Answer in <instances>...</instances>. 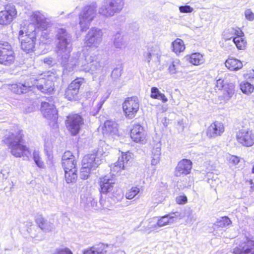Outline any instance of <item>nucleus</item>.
Listing matches in <instances>:
<instances>
[{
    "mask_svg": "<svg viewBox=\"0 0 254 254\" xmlns=\"http://www.w3.org/2000/svg\"><path fill=\"white\" fill-rule=\"evenodd\" d=\"M24 133L22 129L15 132H11L3 137L2 142L8 146L10 153L15 157H28L31 154V150L25 144Z\"/></svg>",
    "mask_w": 254,
    "mask_h": 254,
    "instance_id": "nucleus-1",
    "label": "nucleus"
},
{
    "mask_svg": "<svg viewBox=\"0 0 254 254\" xmlns=\"http://www.w3.org/2000/svg\"><path fill=\"white\" fill-rule=\"evenodd\" d=\"M16 54L12 45L7 41H0V64L9 66L16 62Z\"/></svg>",
    "mask_w": 254,
    "mask_h": 254,
    "instance_id": "nucleus-2",
    "label": "nucleus"
},
{
    "mask_svg": "<svg viewBox=\"0 0 254 254\" xmlns=\"http://www.w3.org/2000/svg\"><path fill=\"white\" fill-rule=\"evenodd\" d=\"M66 129L71 136L77 135L84 125L83 117L79 113L70 114L65 121Z\"/></svg>",
    "mask_w": 254,
    "mask_h": 254,
    "instance_id": "nucleus-3",
    "label": "nucleus"
},
{
    "mask_svg": "<svg viewBox=\"0 0 254 254\" xmlns=\"http://www.w3.org/2000/svg\"><path fill=\"white\" fill-rule=\"evenodd\" d=\"M140 101L136 96H132L125 98L122 103V109L125 116L128 119L134 118L138 113Z\"/></svg>",
    "mask_w": 254,
    "mask_h": 254,
    "instance_id": "nucleus-4",
    "label": "nucleus"
},
{
    "mask_svg": "<svg viewBox=\"0 0 254 254\" xmlns=\"http://www.w3.org/2000/svg\"><path fill=\"white\" fill-rule=\"evenodd\" d=\"M85 82L83 77H77L72 80L64 90V98L69 101L77 100L80 86Z\"/></svg>",
    "mask_w": 254,
    "mask_h": 254,
    "instance_id": "nucleus-5",
    "label": "nucleus"
},
{
    "mask_svg": "<svg viewBox=\"0 0 254 254\" xmlns=\"http://www.w3.org/2000/svg\"><path fill=\"white\" fill-rule=\"evenodd\" d=\"M124 4L123 0H106L105 4L100 10V13L105 17L112 16L120 12Z\"/></svg>",
    "mask_w": 254,
    "mask_h": 254,
    "instance_id": "nucleus-6",
    "label": "nucleus"
},
{
    "mask_svg": "<svg viewBox=\"0 0 254 254\" xmlns=\"http://www.w3.org/2000/svg\"><path fill=\"white\" fill-rule=\"evenodd\" d=\"M35 81L36 87L42 93L51 94L54 92L55 84L52 75H42L36 79Z\"/></svg>",
    "mask_w": 254,
    "mask_h": 254,
    "instance_id": "nucleus-7",
    "label": "nucleus"
},
{
    "mask_svg": "<svg viewBox=\"0 0 254 254\" xmlns=\"http://www.w3.org/2000/svg\"><path fill=\"white\" fill-rule=\"evenodd\" d=\"M21 38L20 41L21 50L26 54L34 52L36 49L37 34L36 32L34 31L30 32Z\"/></svg>",
    "mask_w": 254,
    "mask_h": 254,
    "instance_id": "nucleus-8",
    "label": "nucleus"
},
{
    "mask_svg": "<svg viewBox=\"0 0 254 254\" xmlns=\"http://www.w3.org/2000/svg\"><path fill=\"white\" fill-rule=\"evenodd\" d=\"M215 89L222 91V95L219 96L221 101H227L229 100L235 91V85L232 83L225 84L224 80L219 78L216 81Z\"/></svg>",
    "mask_w": 254,
    "mask_h": 254,
    "instance_id": "nucleus-9",
    "label": "nucleus"
},
{
    "mask_svg": "<svg viewBox=\"0 0 254 254\" xmlns=\"http://www.w3.org/2000/svg\"><path fill=\"white\" fill-rule=\"evenodd\" d=\"M236 139L243 146L250 147L254 145V132L252 129H239L236 133Z\"/></svg>",
    "mask_w": 254,
    "mask_h": 254,
    "instance_id": "nucleus-10",
    "label": "nucleus"
},
{
    "mask_svg": "<svg viewBox=\"0 0 254 254\" xmlns=\"http://www.w3.org/2000/svg\"><path fill=\"white\" fill-rule=\"evenodd\" d=\"M17 16V11L13 5L7 4L3 10L0 11V24H9Z\"/></svg>",
    "mask_w": 254,
    "mask_h": 254,
    "instance_id": "nucleus-11",
    "label": "nucleus"
},
{
    "mask_svg": "<svg viewBox=\"0 0 254 254\" xmlns=\"http://www.w3.org/2000/svg\"><path fill=\"white\" fill-rule=\"evenodd\" d=\"M102 33L100 30L92 28L88 33L85 42L89 48H97L101 41Z\"/></svg>",
    "mask_w": 254,
    "mask_h": 254,
    "instance_id": "nucleus-12",
    "label": "nucleus"
},
{
    "mask_svg": "<svg viewBox=\"0 0 254 254\" xmlns=\"http://www.w3.org/2000/svg\"><path fill=\"white\" fill-rule=\"evenodd\" d=\"M129 135L132 140L136 143H144L146 140L144 128L139 124H134L130 130Z\"/></svg>",
    "mask_w": 254,
    "mask_h": 254,
    "instance_id": "nucleus-13",
    "label": "nucleus"
},
{
    "mask_svg": "<svg viewBox=\"0 0 254 254\" xmlns=\"http://www.w3.org/2000/svg\"><path fill=\"white\" fill-rule=\"evenodd\" d=\"M41 111L44 117L49 120L50 122L57 123L58 111L53 104L46 102H42Z\"/></svg>",
    "mask_w": 254,
    "mask_h": 254,
    "instance_id": "nucleus-14",
    "label": "nucleus"
},
{
    "mask_svg": "<svg viewBox=\"0 0 254 254\" xmlns=\"http://www.w3.org/2000/svg\"><path fill=\"white\" fill-rule=\"evenodd\" d=\"M192 168V163L187 159H182L178 162L175 168L174 175L179 177L190 174Z\"/></svg>",
    "mask_w": 254,
    "mask_h": 254,
    "instance_id": "nucleus-15",
    "label": "nucleus"
},
{
    "mask_svg": "<svg viewBox=\"0 0 254 254\" xmlns=\"http://www.w3.org/2000/svg\"><path fill=\"white\" fill-rule=\"evenodd\" d=\"M233 254H254V240L247 238L233 250Z\"/></svg>",
    "mask_w": 254,
    "mask_h": 254,
    "instance_id": "nucleus-16",
    "label": "nucleus"
},
{
    "mask_svg": "<svg viewBox=\"0 0 254 254\" xmlns=\"http://www.w3.org/2000/svg\"><path fill=\"white\" fill-rule=\"evenodd\" d=\"M225 131V126L223 123L219 121L212 122L206 130V136L210 138L221 136Z\"/></svg>",
    "mask_w": 254,
    "mask_h": 254,
    "instance_id": "nucleus-17",
    "label": "nucleus"
},
{
    "mask_svg": "<svg viewBox=\"0 0 254 254\" xmlns=\"http://www.w3.org/2000/svg\"><path fill=\"white\" fill-rule=\"evenodd\" d=\"M99 189L101 194H107L114 191L115 182L107 176L100 177L99 180Z\"/></svg>",
    "mask_w": 254,
    "mask_h": 254,
    "instance_id": "nucleus-18",
    "label": "nucleus"
},
{
    "mask_svg": "<svg viewBox=\"0 0 254 254\" xmlns=\"http://www.w3.org/2000/svg\"><path fill=\"white\" fill-rule=\"evenodd\" d=\"M62 165L64 171L77 168V161L75 156L70 151H66L62 156Z\"/></svg>",
    "mask_w": 254,
    "mask_h": 254,
    "instance_id": "nucleus-19",
    "label": "nucleus"
},
{
    "mask_svg": "<svg viewBox=\"0 0 254 254\" xmlns=\"http://www.w3.org/2000/svg\"><path fill=\"white\" fill-rule=\"evenodd\" d=\"M133 160V154L127 151L126 152H122L121 157L119 158L118 161L114 164L115 169L117 171H121L124 170Z\"/></svg>",
    "mask_w": 254,
    "mask_h": 254,
    "instance_id": "nucleus-20",
    "label": "nucleus"
},
{
    "mask_svg": "<svg viewBox=\"0 0 254 254\" xmlns=\"http://www.w3.org/2000/svg\"><path fill=\"white\" fill-rule=\"evenodd\" d=\"M96 6L89 5L85 6L79 15L80 24L86 22H91L96 14Z\"/></svg>",
    "mask_w": 254,
    "mask_h": 254,
    "instance_id": "nucleus-21",
    "label": "nucleus"
},
{
    "mask_svg": "<svg viewBox=\"0 0 254 254\" xmlns=\"http://www.w3.org/2000/svg\"><path fill=\"white\" fill-rule=\"evenodd\" d=\"M117 124L111 121H106L101 127V132L104 136H113L118 133Z\"/></svg>",
    "mask_w": 254,
    "mask_h": 254,
    "instance_id": "nucleus-22",
    "label": "nucleus"
},
{
    "mask_svg": "<svg viewBox=\"0 0 254 254\" xmlns=\"http://www.w3.org/2000/svg\"><path fill=\"white\" fill-rule=\"evenodd\" d=\"M97 155L95 153L85 155L82 160V165L94 170L98 167V160Z\"/></svg>",
    "mask_w": 254,
    "mask_h": 254,
    "instance_id": "nucleus-23",
    "label": "nucleus"
},
{
    "mask_svg": "<svg viewBox=\"0 0 254 254\" xmlns=\"http://www.w3.org/2000/svg\"><path fill=\"white\" fill-rule=\"evenodd\" d=\"M108 247L107 245L99 243L85 249L82 254H106Z\"/></svg>",
    "mask_w": 254,
    "mask_h": 254,
    "instance_id": "nucleus-24",
    "label": "nucleus"
},
{
    "mask_svg": "<svg viewBox=\"0 0 254 254\" xmlns=\"http://www.w3.org/2000/svg\"><path fill=\"white\" fill-rule=\"evenodd\" d=\"M225 66L231 71H238L243 67V64L240 60L229 57L225 62Z\"/></svg>",
    "mask_w": 254,
    "mask_h": 254,
    "instance_id": "nucleus-25",
    "label": "nucleus"
},
{
    "mask_svg": "<svg viewBox=\"0 0 254 254\" xmlns=\"http://www.w3.org/2000/svg\"><path fill=\"white\" fill-rule=\"evenodd\" d=\"M186 59L194 65H199L204 63V58L200 53H194L188 54L186 56Z\"/></svg>",
    "mask_w": 254,
    "mask_h": 254,
    "instance_id": "nucleus-26",
    "label": "nucleus"
},
{
    "mask_svg": "<svg viewBox=\"0 0 254 254\" xmlns=\"http://www.w3.org/2000/svg\"><path fill=\"white\" fill-rule=\"evenodd\" d=\"M171 49L172 51L178 55L186 49V46L183 40L177 38L172 42Z\"/></svg>",
    "mask_w": 254,
    "mask_h": 254,
    "instance_id": "nucleus-27",
    "label": "nucleus"
},
{
    "mask_svg": "<svg viewBox=\"0 0 254 254\" xmlns=\"http://www.w3.org/2000/svg\"><path fill=\"white\" fill-rule=\"evenodd\" d=\"M227 37L226 40H233L235 37H240L241 36H244V33L240 28L233 27L229 30L226 33Z\"/></svg>",
    "mask_w": 254,
    "mask_h": 254,
    "instance_id": "nucleus-28",
    "label": "nucleus"
},
{
    "mask_svg": "<svg viewBox=\"0 0 254 254\" xmlns=\"http://www.w3.org/2000/svg\"><path fill=\"white\" fill-rule=\"evenodd\" d=\"M150 97L154 99H159L161 100L163 103H166L168 101L166 96L160 93L159 89L156 87H153L151 88Z\"/></svg>",
    "mask_w": 254,
    "mask_h": 254,
    "instance_id": "nucleus-29",
    "label": "nucleus"
},
{
    "mask_svg": "<svg viewBox=\"0 0 254 254\" xmlns=\"http://www.w3.org/2000/svg\"><path fill=\"white\" fill-rule=\"evenodd\" d=\"M77 168L64 171V178L67 183H74L77 178Z\"/></svg>",
    "mask_w": 254,
    "mask_h": 254,
    "instance_id": "nucleus-30",
    "label": "nucleus"
},
{
    "mask_svg": "<svg viewBox=\"0 0 254 254\" xmlns=\"http://www.w3.org/2000/svg\"><path fill=\"white\" fill-rule=\"evenodd\" d=\"M174 217L169 214L165 215L158 219L157 225L158 227H163L171 224L174 221Z\"/></svg>",
    "mask_w": 254,
    "mask_h": 254,
    "instance_id": "nucleus-31",
    "label": "nucleus"
},
{
    "mask_svg": "<svg viewBox=\"0 0 254 254\" xmlns=\"http://www.w3.org/2000/svg\"><path fill=\"white\" fill-rule=\"evenodd\" d=\"M239 86L241 91L246 95L251 94L254 90V86L248 81H242Z\"/></svg>",
    "mask_w": 254,
    "mask_h": 254,
    "instance_id": "nucleus-32",
    "label": "nucleus"
},
{
    "mask_svg": "<svg viewBox=\"0 0 254 254\" xmlns=\"http://www.w3.org/2000/svg\"><path fill=\"white\" fill-rule=\"evenodd\" d=\"M233 41L239 50H245L247 47V42L244 36L235 37Z\"/></svg>",
    "mask_w": 254,
    "mask_h": 254,
    "instance_id": "nucleus-33",
    "label": "nucleus"
},
{
    "mask_svg": "<svg viewBox=\"0 0 254 254\" xmlns=\"http://www.w3.org/2000/svg\"><path fill=\"white\" fill-rule=\"evenodd\" d=\"M181 67V62L179 60H176L169 64L168 70L170 74H176L179 71Z\"/></svg>",
    "mask_w": 254,
    "mask_h": 254,
    "instance_id": "nucleus-34",
    "label": "nucleus"
},
{
    "mask_svg": "<svg viewBox=\"0 0 254 254\" xmlns=\"http://www.w3.org/2000/svg\"><path fill=\"white\" fill-rule=\"evenodd\" d=\"M140 191V189L137 186L131 187L125 194V197L127 199L133 198Z\"/></svg>",
    "mask_w": 254,
    "mask_h": 254,
    "instance_id": "nucleus-35",
    "label": "nucleus"
},
{
    "mask_svg": "<svg viewBox=\"0 0 254 254\" xmlns=\"http://www.w3.org/2000/svg\"><path fill=\"white\" fill-rule=\"evenodd\" d=\"M231 224V221L228 216L221 217L220 220L216 222V225L218 227H225Z\"/></svg>",
    "mask_w": 254,
    "mask_h": 254,
    "instance_id": "nucleus-36",
    "label": "nucleus"
},
{
    "mask_svg": "<svg viewBox=\"0 0 254 254\" xmlns=\"http://www.w3.org/2000/svg\"><path fill=\"white\" fill-rule=\"evenodd\" d=\"M12 89L16 94H21L24 92L26 89V87L21 83L15 84L12 85Z\"/></svg>",
    "mask_w": 254,
    "mask_h": 254,
    "instance_id": "nucleus-37",
    "label": "nucleus"
},
{
    "mask_svg": "<svg viewBox=\"0 0 254 254\" xmlns=\"http://www.w3.org/2000/svg\"><path fill=\"white\" fill-rule=\"evenodd\" d=\"M92 171V170L82 165L80 172V178L83 180L88 179Z\"/></svg>",
    "mask_w": 254,
    "mask_h": 254,
    "instance_id": "nucleus-38",
    "label": "nucleus"
},
{
    "mask_svg": "<svg viewBox=\"0 0 254 254\" xmlns=\"http://www.w3.org/2000/svg\"><path fill=\"white\" fill-rule=\"evenodd\" d=\"M152 158L154 162L156 163L160 159L161 155V147H157L152 150Z\"/></svg>",
    "mask_w": 254,
    "mask_h": 254,
    "instance_id": "nucleus-39",
    "label": "nucleus"
},
{
    "mask_svg": "<svg viewBox=\"0 0 254 254\" xmlns=\"http://www.w3.org/2000/svg\"><path fill=\"white\" fill-rule=\"evenodd\" d=\"M33 155L34 160L36 165L40 168H43L44 166V164L40 156L39 152L37 151H34Z\"/></svg>",
    "mask_w": 254,
    "mask_h": 254,
    "instance_id": "nucleus-40",
    "label": "nucleus"
},
{
    "mask_svg": "<svg viewBox=\"0 0 254 254\" xmlns=\"http://www.w3.org/2000/svg\"><path fill=\"white\" fill-rule=\"evenodd\" d=\"M54 254H73L72 251L67 248L58 249Z\"/></svg>",
    "mask_w": 254,
    "mask_h": 254,
    "instance_id": "nucleus-41",
    "label": "nucleus"
},
{
    "mask_svg": "<svg viewBox=\"0 0 254 254\" xmlns=\"http://www.w3.org/2000/svg\"><path fill=\"white\" fill-rule=\"evenodd\" d=\"M188 201L187 197L185 195H180L176 198V202L178 204H184Z\"/></svg>",
    "mask_w": 254,
    "mask_h": 254,
    "instance_id": "nucleus-42",
    "label": "nucleus"
},
{
    "mask_svg": "<svg viewBox=\"0 0 254 254\" xmlns=\"http://www.w3.org/2000/svg\"><path fill=\"white\" fill-rule=\"evenodd\" d=\"M245 17L249 21L254 19V13L251 9H247L245 11Z\"/></svg>",
    "mask_w": 254,
    "mask_h": 254,
    "instance_id": "nucleus-43",
    "label": "nucleus"
},
{
    "mask_svg": "<svg viewBox=\"0 0 254 254\" xmlns=\"http://www.w3.org/2000/svg\"><path fill=\"white\" fill-rule=\"evenodd\" d=\"M180 11L182 13H190L193 11V8L190 5L180 6Z\"/></svg>",
    "mask_w": 254,
    "mask_h": 254,
    "instance_id": "nucleus-44",
    "label": "nucleus"
},
{
    "mask_svg": "<svg viewBox=\"0 0 254 254\" xmlns=\"http://www.w3.org/2000/svg\"><path fill=\"white\" fill-rule=\"evenodd\" d=\"M240 158L235 155L231 156L229 159V163L232 165H237L240 162Z\"/></svg>",
    "mask_w": 254,
    "mask_h": 254,
    "instance_id": "nucleus-45",
    "label": "nucleus"
},
{
    "mask_svg": "<svg viewBox=\"0 0 254 254\" xmlns=\"http://www.w3.org/2000/svg\"><path fill=\"white\" fill-rule=\"evenodd\" d=\"M43 62L45 64L51 65L53 63V59L51 58H46L44 59Z\"/></svg>",
    "mask_w": 254,
    "mask_h": 254,
    "instance_id": "nucleus-46",
    "label": "nucleus"
},
{
    "mask_svg": "<svg viewBox=\"0 0 254 254\" xmlns=\"http://www.w3.org/2000/svg\"><path fill=\"white\" fill-rule=\"evenodd\" d=\"M146 59L147 60L148 62H150V60L151 58L152 55L150 53H146L145 55H144Z\"/></svg>",
    "mask_w": 254,
    "mask_h": 254,
    "instance_id": "nucleus-47",
    "label": "nucleus"
},
{
    "mask_svg": "<svg viewBox=\"0 0 254 254\" xmlns=\"http://www.w3.org/2000/svg\"><path fill=\"white\" fill-rule=\"evenodd\" d=\"M25 36V35H24V31L23 30H20L18 33V39L19 41H21V37Z\"/></svg>",
    "mask_w": 254,
    "mask_h": 254,
    "instance_id": "nucleus-48",
    "label": "nucleus"
},
{
    "mask_svg": "<svg viewBox=\"0 0 254 254\" xmlns=\"http://www.w3.org/2000/svg\"><path fill=\"white\" fill-rule=\"evenodd\" d=\"M249 183L251 185V189L252 190H254V184L253 180L250 179L248 181Z\"/></svg>",
    "mask_w": 254,
    "mask_h": 254,
    "instance_id": "nucleus-49",
    "label": "nucleus"
},
{
    "mask_svg": "<svg viewBox=\"0 0 254 254\" xmlns=\"http://www.w3.org/2000/svg\"><path fill=\"white\" fill-rule=\"evenodd\" d=\"M32 16L33 18H35L37 20H38V19L39 18L36 12H34L32 14Z\"/></svg>",
    "mask_w": 254,
    "mask_h": 254,
    "instance_id": "nucleus-50",
    "label": "nucleus"
},
{
    "mask_svg": "<svg viewBox=\"0 0 254 254\" xmlns=\"http://www.w3.org/2000/svg\"><path fill=\"white\" fill-rule=\"evenodd\" d=\"M252 171V173L253 174H254V165L253 166V167H252V171Z\"/></svg>",
    "mask_w": 254,
    "mask_h": 254,
    "instance_id": "nucleus-51",
    "label": "nucleus"
}]
</instances>
